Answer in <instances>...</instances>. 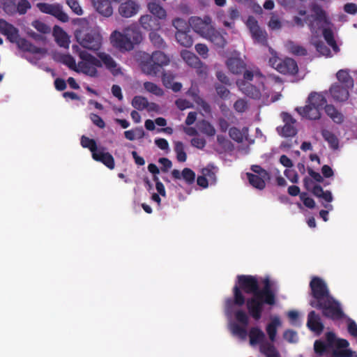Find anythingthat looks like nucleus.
Here are the masks:
<instances>
[{
  "label": "nucleus",
  "mask_w": 357,
  "mask_h": 357,
  "mask_svg": "<svg viewBox=\"0 0 357 357\" xmlns=\"http://www.w3.org/2000/svg\"><path fill=\"white\" fill-rule=\"evenodd\" d=\"M263 287L260 291L245 299V305L249 315L255 321H259L264 309V305L273 306L276 303V294L272 289V282L268 277L261 279Z\"/></svg>",
  "instance_id": "nucleus-1"
},
{
  "label": "nucleus",
  "mask_w": 357,
  "mask_h": 357,
  "mask_svg": "<svg viewBox=\"0 0 357 357\" xmlns=\"http://www.w3.org/2000/svg\"><path fill=\"white\" fill-rule=\"evenodd\" d=\"M259 281L256 275H239L237 276L236 284L232 289L233 298H227L225 301V309L227 313L232 311L234 305L242 307L245 305V297L243 294H254L260 291Z\"/></svg>",
  "instance_id": "nucleus-2"
},
{
  "label": "nucleus",
  "mask_w": 357,
  "mask_h": 357,
  "mask_svg": "<svg viewBox=\"0 0 357 357\" xmlns=\"http://www.w3.org/2000/svg\"><path fill=\"white\" fill-rule=\"evenodd\" d=\"M310 9L314 14L308 15L305 20L312 33L310 43L321 55L328 56L331 54V50L322 40H319V36L322 23L328 22L326 13L320 5L315 3L311 5Z\"/></svg>",
  "instance_id": "nucleus-3"
},
{
  "label": "nucleus",
  "mask_w": 357,
  "mask_h": 357,
  "mask_svg": "<svg viewBox=\"0 0 357 357\" xmlns=\"http://www.w3.org/2000/svg\"><path fill=\"white\" fill-rule=\"evenodd\" d=\"M170 62L169 57L161 51H154L151 54H146L140 62L142 71L151 76H156Z\"/></svg>",
  "instance_id": "nucleus-4"
},
{
  "label": "nucleus",
  "mask_w": 357,
  "mask_h": 357,
  "mask_svg": "<svg viewBox=\"0 0 357 357\" xmlns=\"http://www.w3.org/2000/svg\"><path fill=\"white\" fill-rule=\"evenodd\" d=\"M250 344L252 346L259 344V350L266 357H281L275 345L266 340L263 331L257 326L250 328L248 333Z\"/></svg>",
  "instance_id": "nucleus-5"
},
{
  "label": "nucleus",
  "mask_w": 357,
  "mask_h": 357,
  "mask_svg": "<svg viewBox=\"0 0 357 357\" xmlns=\"http://www.w3.org/2000/svg\"><path fill=\"white\" fill-rule=\"evenodd\" d=\"M72 48L73 52L77 54L83 61L78 63L80 70L91 77H96L98 75L96 68L102 67L101 61L86 51L81 50L78 45H74L72 46Z\"/></svg>",
  "instance_id": "nucleus-6"
},
{
  "label": "nucleus",
  "mask_w": 357,
  "mask_h": 357,
  "mask_svg": "<svg viewBox=\"0 0 357 357\" xmlns=\"http://www.w3.org/2000/svg\"><path fill=\"white\" fill-rule=\"evenodd\" d=\"M75 38L84 48L93 52L98 51L102 45V38L100 32L94 29H87L75 33Z\"/></svg>",
  "instance_id": "nucleus-7"
},
{
  "label": "nucleus",
  "mask_w": 357,
  "mask_h": 357,
  "mask_svg": "<svg viewBox=\"0 0 357 357\" xmlns=\"http://www.w3.org/2000/svg\"><path fill=\"white\" fill-rule=\"evenodd\" d=\"M310 289L312 298L309 304L312 307L332 296L326 283L319 277L314 276L312 278Z\"/></svg>",
  "instance_id": "nucleus-8"
},
{
  "label": "nucleus",
  "mask_w": 357,
  "mask_h": 357,
  "mask_svg": "<svg viewBox=\"0 0 357 357\" xmlns=\"http://www.w3.org/2000/svg\"><path fill=\"white\" fill-rule=\"evenodd\" d=\"M314 308L321 310L324 317L333 321L341 320L344 317L340 303L333 296L315 305Z\"/></svg>",
  "instance_id": "nucleus-9"
},
{
  "label": "nucleus",
  "mask_w": 357,
  "mask_h": 357,
  "mask_svg": "<svg viewBox=\"0 0 357 357\" xmlns=\"http://www.w3.org/2000/svg\"><path fill=\"white\" fill-rule=\"evenodd\" d=\"M265 77L261 74L256 75L255 84L247 83L246 80H237L236 84L239 90L250 98L259 100L261 98V89L264 86Z\"/></svg>",
  "instance_id": "nucleus-10"
},
{
  "label": "nucleus",
  "mask_w": 357,
  "mask_h": 357,
  "mask_svg": "<svg viewBox=\"0 0 357 357\" xmlns=\"http://www.w3.org/2000/svg\"><path fill=\"white\" fill-rule=\"evenodd\" d=\"M36 7L40 12L51 15L62 22H67L69 20L68 15L63 12L62 6L58 3H38Z\"/></svg>",
  "instance_id": "nucleus-11"
},
{
  "label": "nucleus",
  "mask_w": 357,
  "mask_h": 357,
  "mask_svg": "<svg viewBox=\"0 0 357 357\" xmlns=\"http://www.w3.org/2000/svg\"><path fill=\"white\" fill-rule=\"evenodd\" d=\"M189 24L192 29L203 38L213 27L211 25V18L208 16H205L203 19L197 16L191 17Z\"/></svg>",
  "instance_id": "nucleus-12"
},
{
  "label": "nucleus",
  "mask_w": 357,
  "mask_h": 357,
  "mask_svg": "<svg viewBox=\"0 0 357 357\" xmlns=\"http://www.w3.org/2000/svg\"><path fill=\"white\" fill-rule=\"evenodd\" d=\"M247 26L249 28L251 36L255 42L263 45H267V33L265 30H263L259 27L258 22L254 17H248Z\"/></svg>",
  "instance_id": "nucleus-13"
},
{
  "label": "nucleus",
  "mask_w": 357,
  "mask_h": 357,
  "mask_svg": "<svg viewBox=\"0 0 357 357\" xmlns=\"http://www.w3.org/2000/svg\"><path fill=\"white\" fill-rule=\"evenodd\" d=\"M326 342L321 340H315L314 343V352L319 356L327 352L328 349L333 348L336 336L333 332H327L325 335Z\"/></svg>",
  "instance_id": "nucleus-14"
},
{
  "label": "nucleus",
  "mask_w": 357,
  "mask_h": 357,
  "mask_svg": "<svg viewBox=\"0 0 357 357\" xmlns=\"http://www.w3.org/2000/svg\"><path fill=\"white\" fill-rule=\"evenodd\" d=\"M234 317L236 321L241 324L243 326L238 324L234 325L233 332L236 335L244 337L247 333L245 327L249 324V316L245 311L242 309H239L234 312Z\"/></svg>",
  "instance_id": "nucleus-15"
},
{
  "label": "nucleus",
  "mask_w": 357,
  "mask_h": 357,
  "mask_svg": "<svg viewBox=\"0 0 357 357\" xmlns=\"http://www.w3.org/2000/svg\"><path fill=\"white\" fill-rule=\"evenodd\" d=\"M0 32L13 43H16L20 38L19 30L3 19H0Z\"/></svg>",
  "instance_id": "nucleus-16"
},
{
  "label": "nucleus",
  "mask_w": 357,
  "mask_h": 357,
  "mask_svg": "<svg viewBox=\"0 0 357 357\" xmlns=\"http://www.w3.org/2000/svg\"><path fill=\"white\" fill-rule=\"evenodd\" d=\"M349 345V343L347 340L336 337V342L334 344L335 348L332 351V356L333 357H352L354 352L347 349Z\"/></svg>",
  "instance_id": "nucleus-17"
},
{
  "label": "nucleus",
  "mask_w": 357,
  "mask_h": 357,
  "mask_svg": "<svg viewBox=\"0 0 357 357\" xmlns=\"http://www.w3.org/2000/svg\"><path fill=\"white\" fill-rule=\"evenodd\" d=\"M104 147H100L98 150L93 154L92 158L94 160L100 162L105 165L109 169H113L115 167L114 158L111 153L105 151Z\"/></svg>",
  "instance_id": "nucleus-18"
},
{
  "label": "nucleus",
  "mask_w": 357,
  "mask_h": 357,
  "mask_svg": "<svg viewBox=\"0 0 357 357\" xmlns=\"http://www.w3.org/2000/svg\"><path fill=\"white\" fill-rule=\"evenodd\" d=\"M98 56L102 65L103 64L114 76H117L122 73L121 68L118 67L116 62L109 54L105 52H99Z\"/></svg>",
  "instance_id": "nucleus-19"
},
{
  "label": "nucleus",
  "mask_w": 357,
  "mask_h": 357,
  "mask_svg": "<svg viewBox=\"0 0 357 357\" xmlns=\"http://www.w3.org/2000/svg\"><path fill=\"white\" fill-rule=\"evenodd\" d=\"M321 109L310 103H307L305 107H300L296 108V111L300 115L310 120L319 119L321 117Z\"/></svg>",
  "instance_id": "nucleus-20"
},
{
  "label": "nucleus",
  "mask_w": 357,
  "mask_h": 357,
  "mask_svg": "<svg viewBox=\"0 0 357 357\" xmlns=\"http://www.w3.org/2000/svg\"><path fill=\"white\" fill-rule=\"evenodd\" d=\"M139 9V6L133 0H127L121 3L119 7V13L121 16L128 18L136 15Z\"/></svg>",
  "instance_id": "nucleus-21"
},
{
  "label": "nucleus",
  "mask_w": 357,
  "mask_h": 357,
  "mask_svg": "<svg viewBox=\"0 0 357 357\" xmlns=\"http://www.w3.org/2000/svg\"><path fill=\"white\" fill-rule=\"evenodd\" d=\"M307 326L308 328L317 333L320 335L324 331V326L321 321L320 316L312 310L308 313Z\"/></svg>",
  "instance_id": "nucleus-22"
},
{
  "label": "nucleus",
  "mask_w": 357,
  "mask_h": 357,
  "mask_svg": "<svg viewBox=\"0 0 357 357\" xmlns=\"http://www.w3.org/2000/svg\"><path fill=\"white\" fill-rule=\"evenodd\" d=\"M349 89L350 88L336 83L331 86L330 93L335 101L344 102L349 96Z\"/></svg>",
  "instance_id": "nucleus-23"
},
{
  "label": "nucleus",
  "mask_w": 357,
  "mask_h": 357,
  "mask_svg": "<svg viewBox=\"0 0 357 357\" xmlns=\"http://www.w3.org/2000/svg\"><path fill=\"white\" fill-rule=\"evenodd\" d=\"M204 38L209 40L218 48H224L227 43L225 36L214 27H213Z\"/></svg>",
  "instance_id": "nucleus-24"
},
{
  "label": "nucleus",
  "mask_w": 357,
  "mask_h": 357,
  "mask_svg": "<svg viewBox=\"0 0 357 357\" xmlns=\"http://www.w3.org/2000/svg\"><path fill=\"white\" fill-rule=\"evenodd\" d=\"M298 71L296 61L291 58L282 59L278 72L284 75H295Z\"/></svg>",
  "instance_id": "nucleus-25"
},
{
  "label": "nucleus",
  "mask_w": 357,
  "mask_h": 357,
  "mask_svg": "<svg viewBox=\"0 0 357 357\" xmlns=\"http://www.w3.org/2000/svg\"><path fill=\"white\" fill-rule=\"evenodd\" d=\"M115 38L114 39V45L121 52L130 51L133 50L134 45L124 33L115 31Z\"/></svg>",
  "instance_id": "nucleus-26"
},
{
  "label": "nucleus",
  "mask_w": 357,
  "mask_h": 357,
  "mask_svg": "<svg viewBox=\"0 0 357 357\" xmlns=\"http://www.w3.org/2000/svg\"><path fill=\"white\" fill-rule=\"evenodd\" d=\"M139 23L142 27L146 31H153L160 29L159 20L150 15L141 16Z\"/></svg>",
  "instance_id": "nucleus-27"
},
{
  "label": "nucleus",
  "mask_w": 357,
  "mask_h": 357,
  "mask_svg": "<svg viewBox=\"0 0 357 357\" xmlns=\"http://www.w3.org/2000/svg\"><path fill=\"white\" fill-rule=\"evenodd\" d=\"M96 10L101 15L109 17L113 14V8L109 0L93 1Z\"/></svg>",
  "instance_id": "nucleus-28"
},
{
  "label": "nucleus",
  "mask_w": 357,
  "mask_h": 357,
  "mask_svg": "<svg viewBox=\"0 0 357 357\" xmlns=\"http://www.w3.org/2000/svg\"><path fill=\"white\" fill-rule=\"evenodd\" d=\"M226 64L229 71L236 75L241 74L246 67L245 62L241 59L236 57L229 58Z\"/></svg>",
  "instance_id": "nucleus-29"
},
{
  "label": "nucleus",
  "mask_w": 357,
  "mask_h": 357,
  "mask_svg": "<svg viewBox=\"0 0 357 357\" xmlns=\"http://www.w3.org/2000/svg\"><path fill=\"white\" fill-rule=\"evenodd\" d=\"M123 33L134 45L140 43L142 40V34L137 25L132 24L128 26L123 30Z\"/></svg>",
  "instance_id": "nucleus-30"
},
{
  "label": "nucleus",
  "mask_w": 357,
  "mask_h": 357,
  "mask_svg": "<svg viewBox=\"0 0 357 357\" xmlns=\"http://www.w3.org/2000/svg\"><path fill=\"white\" fill-rule=\"evenodd\" d=\"M281 325V321L277 316L271 318V321L268 323L266 327V333L268 335L270 342L273 343L276 340L278 328Z\"/></svg>",
  "instance_id": "nucleus-31"
},
{
  "label": "nucleus",
  "mask_w": 357,
  "mask_h": 357,
  "mask_svg": "<svg viewBox=\"0 0 357 357\" xmlns=\"http://www.w3.org/2000/svg\"><path fill=\"white\" fill-rule=\"evenodd\" d=\"M324 110L327 116H329L334 123L341 124L344 122V116L343 114L337 109L334 105H326Z\"/></svg>",
  "instance_id": "nucleus-32"
},
{
  "label": "nucleus",
  "mask_w": 357,
  "mask_h": 357,
  "mask_svg": "<svg viewBox=\"0 0 357 357\" xmlns=\"http://www.w3.org/2000/svg\"><path fill=\"white\" fill-rule=\"evenodd\" d=\"M16 44L18 48L24 52L32 54H41L43 52L42 48L36 47L25 38H20Z\"/></svg>",
  "instance_id": "nucleus-33"
},
{
  "label": "nucleus",
  "mask_w": 357,
  "mask_h": 357,
  "mask_svg": "<svg viewBox=\"0 0 357 357\" xmlns=\"http://www.w3.org/2000/svg\"><path fill=\"white\" fill-rule=\"evenodd\" d=\"M247 178L249 181V183L255 188L258 190H263L266 187V179H269V178H264L261 176H257L252 173L248 172L246 173Z\"/></svg>",
  "instance_id": "nucleus-34"
},
{
  "label": "nucleus",
  "mask_w": 357,
  "mask_h": 357,
  "mask_svg": "<svg viewBox=\"0 0 357 357\" xmlns=\"http://www.w3.org/2000/svg\"><path fill=\"white\" fill-rule=\"evenodd\" d=\"M307 103H310L320 109H323L326 104V99L321 93L312 92L307 98Z\"/></svg>",
  "instance_id": "nucleus-35"
},
{
  "label": "nucleus",
  "mask_w": 357,
  "mask_h": 357,
  "mask_svg": "<svg viewBox=\"0 0 357 357\" xmlns=\"http://www.w3.org/2000/svg\"><path fill=\"white\" fill-rule=\"evenodd\" d=\"M248 135V128L247 127L243 128L242 130L236 127H231L229 130V137L237 143H241L243 138L246 137Z\"/></svg>",
  "instance_id": "nucleus-36"
},
{
  "label": "nucleus",
  "mask_w": 357,
  "mask_h": 357,
  "mask_svg": "<svg viewBox=\"0 0 357 357\" xmlns=\"http://www.w3.org/2000/svg\"><path fill=\"white\" fill-rule=\"evenodd\" d=\"M198 130L208 137H213L215 135L214 126L207 120L202 119L197 123Z\"/></svg>",
  "instance_id": "nucleus-37"
},
{
  "label": "nucleus",
  "mask_w": 357,
  "mask_h": 357,
  "mask_svg": "<svg viewBox=\"0 0 357 357\" xmlns=\"http://www.w3.org/2000/svg\"><path fill=\"white\" fill-rule=\"evenodd\" d=\"M177 42L183 47H190L193 44V40L188 33L183 30H178L175 35Z\"/></svg>",
  "instance_id": "nucleus-38"
},
{
  "label": "nucleus",
  "mask_w": 357,
  "mask_h": 357,
  "mask_svg": "<svg viewBox=\"0 0 357 357\" xmlns=\"http://www.w3.org/2000/svg\"><path fill=\"white\" fill-rule=\"evenodd\" d=\"M181 56L185 61L191 67L199 68L202 65L200 59L194 53L188 51H184L181 53Z\"/></svg>",
  "instance_id": "nucleus-39"
},
{
  "label": "nucleus",
  "mask_w": 357,
  "mask_h": 357,
  "mask_svg": "<svg viewBox=\"0 0 357 357\" xmlns=\"http://www.w3.org/2000/svg\"><path fill=\"white\" fill-rule=\"evenodd\" d=\"M147 8L157 19H165L166 17V10L158 3L150 2L148 3Z\"/></svg>",
  "instance_id": "nucleus-40"
},
{
  "label": "nucleus",
  "mask_w": 357,
  "mask_h": 357,
  "mask_svg": "<svg viewBox=\"0 0 357 357\" xmlns=\"http://www.w3.org/2000/svg\"><path fill=\"white\" fill-rule=\"evenodd\" d=\"M312 193L318 198H321L328 203H331L333 199V195L331 191H324L323 188L319 185H315L312 190Z\"/></svg>",
  "instance_id": "nucleus-41"
},
{
  "label": "nucleus",
  "mask_w": 357,
  "mask_h": 357,
  "mask_svg": "<svg viewBox=\"0 0 357 357\" xmlns=\"http://www.w3.org/2000/svg\"><path fill=\"white\" fill-rule=\"evenodd\" d=\"M337 79L342 84V86L352 88L354 80L349 72L346 70H340L336 74Z\"/></svg>",
  "instance_id": "nucleus-42"
},
{
  "label": "nucleus",
  "mask_w": 357,
  "mask_h": 357,
  "mask_svg": "<svg viewBox=\"0 0 357 357\" xmlns=\"http://www.w3.org/2000/svg\"><path fill=\"white\" fill-rule=\"evenodd\" d=\"M321 135L325 141H326L330 147L333 149H337L339 146V141L337 137L331 131L323 129L321 130Z\"/></svg>",
  "instance_id": "nucleus-43"
},
{
  "label": "nucleus",
  "mask_w": 357,
  "mask_h": 357,
  "mask_svg": "<svg viewBox=\"0 0 357 357\" xmlns=\"http://www.w3.org/2000/svg\"><path fill=\"white\" fill-rule=\"evenodd\" d=\"M80 143L83 148L89 149L92 155L99 149L97 147V144L95 139H90L85 135L82 136Z\"/></svg>",
  "instance_id": "nucleus-44"
},
{
  "label": "nucleus",
  "mask_w": 357,
  "mask_h": 357,
  "mask_svg": "<svg viewBox=\"0 0 357 357\" xmlns=\"http://www.w3.org/2000/svg\"><path fill=\"white\" fill-rule=\"evenodd\" d=\"M323 36L326 41L327 44L331 46L334 50L338 48L337 43L334 38V33L331 28H324L322 30Z\"/></svg>",
  "instance_id": "nucleus-45"
},
{
  "label": "nucleus",
  "mask_w": 357,
  "mask_h": 357,
  "mask_svg": "<svg viewBox=\"0 0 357 357\" xmlns=\"http://www.w3.org/2000/svg\"><path fill=\"white\" fill-rule=\"evenodd\" d=\"M174 151L176 155V159L179 162H184L187 160V154L185 151L184 144L182 142H176L174 143Z\"/></svg>",
  "instance_id": "nucleus-46"
},
{
  "label": "nucleus",
  "mask_w": 357,
  "mask_h": 357,
  "mask_svg": "<svg viewBox=\"0 0 357 357\" xmlns=\"http://www.w3.org/2000/svg\"><path fill=\"white\" fill-rule=\"evenodd\" d=\"M149 39L151 43L157 48L164 49L166 47V43L162 38L159 35L156 31H151L149 33Z\"/></svg>",
  "instance_id": "nucleus-47"
},
{
  "label": "nucleus",
  "mask_w": 357,
  "mask_h": 357,
  "mask_svg": "<svg viewBox=\"0 0 357 357\" xmlns=\"http://www.w3.org/2000/svg\"><path fill=\"white\" fill-rule=\"evenodd\" d=\"M54 36L56 42L60 47H68L70 40L67 33L64 31L60 29L59 32L54 33Z\"/></svg>",
  "instance_id": "nucleus-48"
},
{
  "label": "nucleus",
  "mask_w": 357,
  "mask_h": 357,
  "mask_svg": "<svg viewBox=\"0 0 357 357\" xmlns=\"http://www.w3.org/2000/svg\"><path fill=\"white\" fill-rule=\"evenodd\" d=\"M280 135L284 137H294L297 133L296 128L294 126V124L287 123L281 128L280 131L279 128H277Z\"/></svg>",
  "instance_id": "nucleus-49"
},
{
  "label": "nucleus",
  "mask_w": 357,
  "mask_h": 357,
  "mask_svg": "<svg viewBox=\"0 0 357 357\" xmlns=\"http://www.w3.org/2000/svg\"><path fill=\"white\" fill-rule=\"evenodd\" d=\"M132 105L137 110H143L148 107L149 102L146 98L137 96L133 98Z\"/></svg>",
  "instance_id": "nucleus-50"
},
{
  "label": "nucleus",
  "mask_w": 357,
  "mask_h": 357,
  "mask_svg": "<svg viewBox=\"0 0 357 357\" xmlns=\"http://www.w3.org/2000/svg\"><path fill=\"white\" fill-rule=\"evenodd\" d=\"M144 87L147 91L157 96H162L164 94L163 90L153 82H145Z\"/></svg>",
  "instance_id": "nucleus-51"
},
{
  "label": "nucleus",
  "mask_w": 357,
  "mask_h": 357,
  "mask_svg": "<svg viewBox=\"0 0 357 357\" xmlns=\"http://www.w3.org/2000/svg\"><path fill=\"white\" fill-rule=\"evenodd\" d=\"M289 50L296 56H306L307 54V51L304 47L295 44L294 42H289Z\"/></svg>",
  "instance_id": "nucleus-52"
},
{
  "label": "nucleus",
  "mask_w": 357,
  "mask_h": 357,
  "mask_svg": "<svg viewBox=\"0 0 357 357\" xmlns=\"http://www.w3.org/2000/svg\"><path fill=\"white\" fill-rule=\"evenodd\" d=\"M213 165H208L202 169V174L208 178L211 183H215L216 181V176Z\"/></svg>",
  "instance_id": "nucleus-53"
},
{
  "label": "nucleus",
  "mask_w": 357,
  "mask_h": 357,
  "mask_svg": "<svg viewBox=\"0 0 357 357\" xmlns=\"http://www.w3.org/2000/svg\"><path fill=\"white\" fill-rule=\"evenodd\" d=\"M182 178L186 183L191 185L195 181V173L191 169L185 167L182 171Z\"/></svg>",
  "instance_id": "nucleus-54"
},
{
  "label": "nucleus",
  "mask_w": 357,
  "mask_h": 357,
  "mask_svg": "<svg viewBox=\"0 0 357 357\" xmlns=\"http://www.w3.org/2000/svg\"><path fill=\"white\" fill-rule=\"evenodd\" d=\"M135 132L138 134L139 138L143 137L144 135V131L142 128H137L135 130H129L124 132L125 137L130 140L133 141L135 139Z\"/></svg>",
  "instance_id": "nucleus-55"
},
{
  "label": "nucleus",
  "mask_w": 357,
  "mask_h": 357,
  "mask_svg": "<svg viewBox=\"0 0 357 357\" xmlns=\"http://www.w3.org/2000/svg\"><path fill=\"white\" fill-rule=\"evenodd\" d=\"M215 89L218 96L222 99H228L229 98L230 91L228 89L222 84H216Z\"/></svg>",
  "instance_id": "nucleus-56"
},
{
  "label": "nucleus",
  "mask_w": 357,
  "mask_h": 357,
  "mask_svg": "<svg viewBox=\"0 0 357 357\" xmlns=\"http://www.w3.org/2000/svg\"><path fill=\"white\" fill-rule=\"evenodd\" d=\"M32 26L41 33H47L50 31V28L44 22L40 20H35L32 22Z\"/></svg>",
  "instance_id": "nucleus-57"
},
{
  "label": "nucleus",
  "mask_w": 357,
  "mask_h": 357,
  "mask_svg": "<svg viewBox=\"0 0 357 357\" xmlns=\"http://www.w3.org/2000/svg\"><path fill=\"white\" fill-rule=\"evenodd\" d=\"M61 62L67 66L69 68L76 70V63L75 59L70 54L63 55Z\"/></svg>",
  "instance_id": "nucleus-58"
},
{
  "label": "nucleus",
  "mask_w": 357,
  "mask_h": 357,
  "mask_svg": "<svg viewBox=\"0 0 357 357\" xmlns=\"http://www.w3.org/2000/svg\"><path fill=\"white\" fill-rule=\"evenodd\" d=\"M283 337L290 343H296L298 341L297 333L293 330H286L283 333Z\"/></svg>",
  "instance_id": "nucleus-59"
},
{
  "label": "nucleus",
  "mask_w": 357,
  "mask_h": 357,
  "mask_svg": "<svg viewBox=\"0 0 357 357\" xmlns=\"http://www.w3.org/2000/svg\"><path fill=\"white\" fill-rule=\"evenodd\" d=\"M300 199L306 207L309 208H314L315 207L314 200L309 197L307 192H301L300 194Z\"/></svg>",
  "instance_id": "nucleus-60"
},
{
  "label": "nucleus",
  "mask_w": 357,
  "mask_h": 357,
  "mask_svg": "<svg viewBox=\"0 0 357 357\" xmlns=\"http://www.w3.org/2000/svg\"><path fill=\"white\" fill-rule=\"evenodd\" d=\"M31 8V3L28 0H20L17 6V12L20 15L25 14Z\"/></svg>",
  "instance_id": "nucleus-61"
},
{
  "label": "nucleus",
  "mask_w": 357,
  "mask_h": 357,
  "mask_svg": "<svg viewBox=\"0 0 357 357\" xmlns=\"http://www.w3.org/2000/svg\"><path fill=\"white\" fill-rule=\"evenodd\" d=\"M250 169L255 173L254 174L257 176H261L264 178H270L269 173L259 165H253L251 166Z\"/></svg>",
  "instance_id": "nucleus-62"
},
{
  "label": "nucleus",
  "mask_w": 357,
  "mask_h": 357,
  "mask_svg": "<svg viewBox=\"0 0 357 357\" xmlns=\"http://www.w3.org/2000/svg\"><path fill=\"white\" fill-rule=\"evenodd\" d=\"M66 3L75 14L82 15V9L77 0H66Z\"/></svg>",
  "instance_id": "nucleus-63"
},
{
  "label": "nucleus",
  "mask_w": 357,
  "mask_h": 357,
  "mask_svg": "<svg viewBox=\"0 0 357 357\" xmlns=\"http://www.w3.org/2000/svg\"><path fill=\"white\" fill-rule=\"evenodd\" d=\"M234 108L236 112L243 113L248 108L247 102L243 99H238L234 102Z\"/></svg>",
  "instance_id": "nucleus-64"
}]
</instances>
